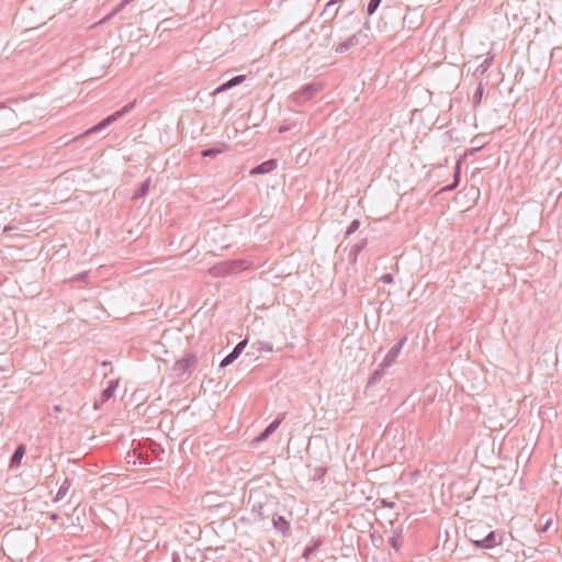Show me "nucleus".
I'll use <instances>...</instances> for the list:
<instances>
[{"instance_id": "obj_30", "label": "nucleus", "mask_w": 562, "mask_h": 562, "mask_svg": "<svg viewBox=\"0 0 562 562\" xmlns=\"http://www.w3.org/2000/svg\"><path fill=\"white\" fill-rule=\"evenodd\" d=\"M497 495H485L483 502L486 506H494L497 503Z\"/></svg>"}, {"instance_id": "obj_42", "label": "nucleus", "mask_w": 562, "mask_h": 562, "mask_svg": "<svg viewBox=\"0 0 562 562\" xmlns=\"http://www.w3.org/2000/svg\"><path fill=\"white\" fill-rule=\"evenodd\" d=\"M86 276H87V273L83 272V273L78 274L76 279L77 280H83L86 278Z\"/></svg>"}, {"instance_id": "obj_39", "label": "nucleus", "mask_w": 562, "mask_h": 562, "mask_svg": "<svg viewBox=\"0 0 562 562\" xmlns=\"http://www.w3.org/2000/svg\"><path fill=\"white\" fill-rule=\"evenodd\" d=\"M61 409H63V408H61V406H60V405H54V406L52 407V412H53V413H55V414L60 413V412H61Z\"/></svg>"}, {"instance_id": "obj_37", "label": "nucleus", "mask_w": 562, "mask_h": 562, "mask_svg": "<svg viewBox=\"0 0 562 562\" xmlns=\"http://www.w3.org/2000/svg\"><path fill=\"white\" fill-rule=\"evenodd\" d=\"M171 562H180V555L177 552H172Z\"/></svg>"}, {"instance_id": "obj_12", "label": "nucleus", "mask_w": 562, "mask_h": 562, "mask_svg": "<svg viewBox=\"0 0 562 562\" xmlns=\"http://www.w3.org/2000/svg\"><path fill=\"white\" fill-rule=\"evenodd\" d=\"M284 418V414L281 416V417H278L277 419H274L272 423H270L265 429L263 431H261L258 437L256 438V441L257 442H261V441H265L267 440L276 430L277 428L280 426V424L282 423Z\"/></svg>"}, {"instance_id": "obj_48", "label": "nucleus", "mask_w": 562, "mask_h": 562, "mask_svg": "<svg viewBox=\"0 0 562 562\" xmlns=\"http://www.w3.org/2000/svg\"><path fill=\"white\" fill-rule=\"evenodd\" d=\"M479 487H480V486L477 485V486L473 490V492H474V493H477Z\"/></svg>"}, {"instance_id": "obj_11", "label": "nucleus", "mask_w": 562, "mask_h": 562, "mask_svg": "<svg viewBox=\"0 0 562 562\" xmlns=\"http://www.w3.org/2000/svg\"><path fill=\"white\" fill-rule=\"evenodd\" d=\"M554 514L552 512H544L541 514L536 530L540 533L547 532L552 526Z\"/></svg>"}, {"instance_id": "obj_44", "label": "nucleus", "mask_w": 562, "mask_h": 562, "mask_svg": "<svg viewBox=\"0 0 562 562\" xmlns=\"http://www.w3.org/2000/svg\"><path fill=\"white\" fill-rule=\"evenodd\" d=\"M540 509H541V504H540V503H538V504L536 505V507H535V513H539V512H540Z\"/></svg>"}, {"instance_id": "obj_41", "label": "nucleus", "mask_w": 562, "mask_h": 562, "mask_svg": "<svg viewBox=\"0 0 562 562\" xmlns=\"http://www.w3.org/2000/svg\"><path fill=\"white\" fill-rule=\"evenodd\" d=\"M409 474H411L412 477H414V476H419L422 474V472L416 470L414 472H411Z\"/></svg>"}, {"instance_id": "obj_32", "label": "nucleus", "mask_w": 562, "mask_h": 562, "mask_svg": "<svg viewBox=\"0 0 562 562\" xmlns=\"http://www.w3.org/2000/svg\"><path fill=\"white\" fill-rule=\"evenodd\" d=\"M380 280L385 284H391L394 282V277L392 273H385L380 278Z\"/></svg>"}, {"instance_id": "obj_46", "label": "nucleus", "mask_w": 562, "mask_h": 562, "mask_svg": "<svg viewBox=\"0 0 562 562\" xmlns=\"http://www.w3.org/2000/svg\"><path fill=\"white\" fill-rule=\"evenodd\" d=\"M11 229H12V227H11V226H5L3 231H4V232H9V231H11Z\"/></svg>"}, {"instance_id": "obj_24", "label": "nucleus", "mask_w": 562, "mask_h": 562, "mask_svg": "<svg viewBox=\"0 0 562 562\" xmlns=\"http://www.w3.org/2000/svg\"><path fill=\"white\" fill-rule=\"evenodd\" d=\"M223 151H224V146L223 147H211V148L203 149L201 151V156L205 157V158L206 157H215Z\"/></svg>"}, {"instance_id": "obj_22", "label": "nucleus", "mask_w": 562, "mask_h": 562, "mask_svg": "<svg viewBox=\"0 0 562 562\" xmlns=\"http://www.w3.org/2000/svg\"><path fill=\"white\" fill-rule=\"evenodd\" d=\"M390 546L395 550L398 551L402 547V535L401 531H394L393 536L390 538Z\"/></svg>"}, {"instance_id": "obj_14", "label": "nucleus", "mask_w": 562, "mask_h": 562, "mask_svg": "<svg viewBox=\"0 0 562 562\" xmlns=\"http://www.w3.org/2000/svg\"><path fill=\"white\" fill-rule=\"evenodd\" d=\"M209 272L214 278H225V277L232 274V272L229 270V266L227 265L226 260L221 261V262L214 265L213 267H211Z\"/></svg>"}, {"instance_id": "obj_15", "label": "nucleus", "mask_w": 562, "mask_h": 562, "mask_svg": "<svg viewBox=\"0 0 562 562\" xmlns=\"http://www.w3.org/2000/svg\"><path fill=\"white\" fill-rule=\"evenodd\" d=\"M25 452H26V447L23 443L19 445L15 448L13 454L10 458L9 465L11 469L19 468L21 465V461H22L23 457L25 456Z\"/></svg>"}, {"instance_id": "obj_36", "label": "nucleus", "mask_w": 562, "mask_h": 562, "mask_svg": "<svg viewBox=\"0 0 562 562\" xmlns=\"http://www.w3.org/2000/svg\"><path fill=\"white\" fill-rule=\"evenodd\" d=\"M153 446H154V448H153V452H154L155 454H158L159 452H164V450L160 448V446H159V445H157V443L153 442Z\"/></svg>"}, {"instance_id": "obj_9", "label": "nucleus", "mask_w": 562, "mask_h": 562, "mask_svg": "<svg viewBox=\"0 0 562 562\" xmlns=\"http://www.w3.org/2000/svg\"><path fill=\"white\" fill-rule=\"evenodd\" d=\"M313 481L315 483L319 482V485L315 486V488H327L328 483L330 481V476L328 475V470L323 467H318L314 470Z\"/></svg>"}, {"instance_id": "obj_7", "label": "nucleus", "mask_w": 562, "mask_h": 562, "mask_svg": "<svg viewBox=\"0 0 562 562\" xmlns=\"http://www.w3.org/2000/svg\"><path fill=\"white\" fill-rule=\"evenodd\" d=\"M407 341V337L404 336L402 337L396 345H394L390 350L389 352L385 355L384 359L382 360L383 362V367H392L396 360V358L398 357L402 348L404 347V345L406 344Z\"/></svg>"}, {"instance_id": "obj_38", "label": "nucleus", "mask_w": 562, "mask_h": 562, "mask_svg": "<svg viewBox=\"0 0 562 562\" xmlns=\"http://www.w3.org/2000/svg\"><path fill=\"white\" fill-rule=\"evenodd\" d=\"M48 518L53 521H57L59 519V515L56 513L48 514Z\"/></svg>"}, {"instance_id": "obj_50", "label": "nucleus", "mask_w": 562, "mask_h": 562, "mask_svg": "<svg viewBox=\"0 0 562 562\" xmlns=\"http://www.w3.org/2000/svg\"><path fill=\"white\" fill-rule=\"evenodd\" d=\"M475 538H481V537H480V533H479L477 531H476V537H475Z\"/></svg>"}, {"instance_id": "obj_29", "label": "nucleus", "mask_w": 562, "mask_h": 562, "mask_svg": "<svg viewBox=\"0 0 562 562\" xmlns=\"http://www.w3.org/2000/svg\"><path fill=\"white\" fill-rule=\"evenodd\" d=\"M359 226H360L359 220H353L349 224V226H348V228H347V231L345 233V237H349L351 234H353L356 231H358Z\"/></svg>"}, {"instance_id": "obj_4", "label": "nucleus", "mask_w": 562, "mask_h": 562, "mask_svg": "<svg viewBox=\"0 0 562 562\" xmlns=\"http://www.w3.org/2000/svg\"><path fill=\"white\" fill-rule=\"evenodd\" d=\"M198 364V358L194 353H186L181 359L177 360L172 367L176 376L183 379L186 374L190 375Z\"/></svg>"}, {"instance_id": "obj_18", "label": "nucleus", "mask_w": 562, "mask_h": 562, "mask_svg": "<svg viewBox=\"0 0 562 562\" xmlns=\"http://www.w3.org/2000/svg\"><path fill=\"white\" fill-rule=\"evenodd\" d=\"M386 369H389V367H383V362H381L369 378L367 386L376 384L384 376Z\"/></svg>"}, {"instance_id": "obj_43", "label": "nucleus", "mask_w": 562, "mask_h": 562, "mask_svg": "<svg viewBox=\"0 0 562 562\" xmlns=\"http://www.w3.org/2000/svg\"><path fill=\"white\" fill-rule=\"evenodd\" d=\"M344 0H329V5H335L338 2H342Z\"/></svg>"}, {"instance_id": "obj_16", "label": "nucleus", "mask_w": 562, "mask_h": 562, "mask_svg": "<svg viewBox=\"0 0 562 562\" xmlns=\"http://www.w3.org/2000/svg\"><path fill=\"white\" fill-rule=\"evenodd\" d=\"M226 262L229 266V270H231L232 274H236L241 271H245L250 267V262L245 259H232V260H226Z\"/></svg>"}, {"instance_id": "obj_31", "label": "nucleus", "mask_w": 562, "mask_h": 562, "mask_svg": "<svg viewBox=\"0 0 562 562\" xmlns=\"http://www.w3.org/2000/svg\"><path fill=\"white\" fill-rule=\"evenodd\" d=\"M483 91H484V88H483V85L480 83L479 87L476 88L475 92H474V95H473V99L476 103L481 102V99H482V95H483Z\"/></svg>"}, {"instance_id": "obj_49", "label": "nucleus", "mask_w": 562, "mask_h": 562, "mask_svg": "<svg viewBox=\"0 0 562 562\" xmlns=\"http://www.w3.org/2000/svg\"><path fill=\"white\" fill-rule=\"evenodd\" d=\"M289 501L294 502V497H293V496H290V497H289Z\"/></svg>"}, {"instance_id": "obj_13", "label": "nucleus", "mask_w": 562, "mask_h": 562, "mask_svg": "<svg viewBox=\"0 0 562 562\" xmlns=\"http://www.w3.org/2000/svg\"><path fill=\"white\" fill-rule=\"evenodd\" d=\"M246 79V76L245 75H238V76H235L233 77L232 79L223 82L221 86H218L215 91H214V94H218V93H222L224 91H227L238 85H240L241 82H244Z\"/></svg>"}, {"instance_id": "obj_40", "label": "nucleus", "mask_w": 562, "mask_h": 562, "mask_svg": "<svg viewBox=\"0 0 562 562\" xmlns=\"http://www.w3.org/2000/svg\"><path fill=\"white\" fill-rule=\"evenodd\" d=\"M329 9H333V5H329V1L326 3L324 10H323V14H326L328 12Z\"/></svg>"}, {"instance_id": "obj_1", "label": "nucleus", "mask_w": 562, "mask_h": 562, "mask_svg": "<svg viewBox=\"0 0 562 562\" xmlns=\"http://www.w3.org/2000/svg\"><path fill=\"white\" fill-rule=\"evenodd\" d=\"M135 104H136V100L125 104L121 110L110 114L109 116H106L105 119L100 121L94 126L90 127L89 130H87L86 132L80 134L79 136L75 137L72 140L76 142L80 138H83L86 136H89V135H92V134L103 131L104 128H106L108 126H110L111 124H113L114 122L120 120L121 117H123L125 114L131 112L134 109Z\"/></svg>"}, {"instance_id": "obj_19", "label": "nucleus", "mask_w": 562, "mask_h": 562, "mask_svg": "<svg viewBox=\"0 0 562 562\" xmlns=\"http://www.w3.org/2000/svg\"><path fill=\"white\" fill-rule=\"evenodd\" d=\"M150 188V179H146L143 181L138 188L134 191L132 199L137 201L139 199H143L147 195Z\"/></svg>"}, {"instance_id": "obj_34", "label": "nucleus", "mask_w": 562, "mask_h": 562, "mask_svg": "<svg viewBox=\"0 0 562 562\" xmlns=\"http://www.w3.org/2000/svg\"><path fill=\"white\" fill-rule=\"evenodd\" d=\"M69 488H70V483H69L68 479H66L64 481V483L61 484V486L59 487L58 492H67Z\"/></svg>"}, {"instance_id": "obj_6", "label": "nucleus", "mask_w": 562, "mask_h": 562, "mask_svg": "<svg viewBox=\"0 0 562 562\" xmlns=\"http://www.w3.org/2000/svg\"><path fill=\"white\" fill-rule=\"evenodd\" d=\"M362 37L366 38L367 35L363 34L361 31H358L357 33H355L350 37H348L346 41L338 44L335 48V52L338 54H342V53L347 52L351 47L361 44Z\"/></svg>"}, {"instance_id": "obj_2", "label": "nucleus", "mask_w": 562, "mask_h": 562, "mask_svg": "<svg viewBox=\"0 0 562 562\" xmlns=\"http://www.w3.org/2000/svg\"><path fill=\"white\" fill-rule=\"evenodd\" d=\"M465 535L468 537V539L474 544L475 548L477 549H493L495 548L497 544H501L502 543V537L499 538V541L496 540L497 538V535L495 531H490L485 537L483 538H474L476 537V526L475 525H472L470 526L467 531H465Z\"/></svg>"}, {"instance_id": "obj_47", "label": "nucleus", "mask_w": 562, "mask_h": 562, "mask_svg": "<svg viewBox=\"0 0 562 562\" xmlns=\"http://www.w3.org/2000/svg\"><path fill=\"white\" fill-rule=\"evenodd\" d=\"M109 364H111V362H109V361H103L102 362V366H104V367H108Z\"/></svg>"}, {"instance_id": "obj_26", "label": "nucleus", "mask_w": 562, "mask_h": 562, "mask_svg": "<svg viewBox=\"0 0 562 562\" xmlns=\"http://www.w3.org/2000/svg\"><path fill=\"white\" fill-rule=\"evenodd\" d=\"M252 348L257 351H272V345L266 341H257L252 344Z\"/></svg>"}, {"instance_id": "obj_28", "label": "nucleus", "mask_w": 562, "mask_h": 562, "mask_svg": "<svg viewBox=\"0 0 562 562\" xmlns=\"http://www.w3.org/2000/svg\"><path fill=\"white\" fill-rule=\"evenodd\" d=\"M382 0H369L368 7H367V13L368 15H372L378 10L379 5L381 4Z\"/></svg>"}, {"instance_id": "obj_21", "label": "nucleus", "mask_w": 562, "mask_h": 562, "mask_svg": "<svg viewBox=\"0 0 562 562\" xmlns=\"http://www.w3.org/2000/svg\"><path fill=\"white\" fill-rule=\"evenodd\" d=\"M460 178H461V167H460V162H457V165L454 167V172H453V182L448 184L447 187H445L443 190L445 191L454 190L460 183Z\"/></svg>"}, {"instance_id": "obj_20", "label": "nucleus", "mask_w": 562, "mask_h": 562, "mask_svg": "<svg viewBox=\"0 0 562 562\" xmlns=\"http://www.w3.org/2000/svg\"><path fill=\"white\" fill-rule=\"evenodd\" d=\"M367 245H368L367 238H363V239L359 240L358 243H356L350 249L349 257L352 258L353 261H356L358 255L367 247Z\"/></svg>"}, {"instance_id": "obj_5", "label": "nucleus", "mask_w": 562, "mask_h": 562, "mask_svg": "<svg viewBox=\"0 0 562 562\" xmlns=\"http://www.w3.org/2000/svg\"><path fill=\"white\" fill-rule=\"evenodd\" d=\"M272 526L274 530L281 533L283 538L291 537V520L288 519L285 516L274 513L272 516Z\"/></svg>"}, {"instance_id": "obj_35", "label": "nucleus", "mask_w": 562, "mask_h": 562, "mask_svg": "<svg viewBox=\"0 0 562 562\" xmlns=\"http://www.w3.org/2000/svg\"><path fill=\"white\" fill-rule=\"evenodd\" d=\"M67 494H55V496L52 498V502L53 503H58L60 502L61 499H64V497L66 496Z\"/></svg>"}, {"instance_id": "obj_33", "label": "nucleus", "mask_w": 562, "mask_h": 562, "mask_svg": "<svg viewBox=\"0 0 562 562\" xmlns=\"http://www.w3.org/2000/svg\"><path fill=\"white\" fill-rule=\"evenodd\" d=\"M262 508H263V505L261 503H256L255 502L252 504V510L257 512L260 517H263Z\"/></svg>"}, {"instance_id": "obj_17", "label": "nucleus", "mask_w": 562, "mask_h": 562, "mask_svg": "<svg viewBox=\"0 0 562 562\" xmlns=\"http://www.w3.org/2000/svg\"><path fill=\"white\" fill-rule=\"evenodd\" d=\"M120 383V379L111 380L108 386L102 391L100 396V403L103 404L108 402L114 395Z\"/></svg>"}, {"instance_id": "obj_23", "label": "nucleus", "mask_w": 562, "mask_h": 562, "mask_svg": "<svg viewBox=\"0 0 562 562\" xmlns=\"http://www.w3.org/2000/svg\"><path fill=\"white\" fill-rule=\"evenodd\" d=\"M322 546V540H316L312 546H307L303 551V558L308 560L310 557Z\"/></svg>"}, {"instance_id": "obj_25", "label": "nucleus", "mask_w": 562, "mask_h": 562, "mask_svg": "<svg viewBox=\"0 0 562 562\" xmlns=\"http://www.w3.org/2000/svg\"><path fill=\"white\" fill-rule=\"evenodd\" d=\"M493 60H494V57L493 56H488L486 57L476 68V71L480 72V74H485L487 71V69L491 67V65L493 64Z\"/></svg>"}, {"instance_id": "obj_27", "label": "nucleus", "mask_w": 562, "mask_h": 562, "mask_svg": "<svg viewBox=\"0 0 562 562\" xmlns=\"http://www.w3.org/2000/svg\"><path fill=\"white\" fill-rule=\"evenodd\" d=\"M173 20L171 18L164 19L157 26V30L161 29L162 32L171 30L173 27Z\"/></svg>"}, {"instance_id": "obj_8", "label": "nucleus", "mask_w": 562, "mask_h": 562, "mask_svg": "<svg viewBox=\"0 0 562 562\" xmlns=\"http://www.w3.org/2000/svg\"><path fill=\"white\" fill-rule=\"evenodd\" d=\"M247 345V340H241L239 341L235 348L221 361L220 363V367L221 368H225L229 364H232L238 357L239 355L243 352V350L245 349Z\"/></svg>"}, {"instance_id": "obj_3", "label": "nucleus", "mask_w": 562, "mask_h": 562, "mask_svg": "<svg viewBox=\"0 0 562 562\" xmlns=\"http://www.w3.org/2000/svg\"><path fill=\"white\" fill-rule=\"evenodd\" d=\"M321 90L322 86L319 83L305 85L290 95V102L296 106H301L312 100Z\"/></svg>"}, {"instance_id": "obj_45", "label": "nucleus", "mask_w": 562, "mask_h": 562, "mask_svg": "<svg viewBox=\"0 0 562 562\" xmlns=\"http://www.w3.org/2000/svg\"><path fill=\"white\" fill-rule=\"evenodd\" d=\"M251 501H252V494H249L248 495V499H247V504L249 505L251 503Z\"/></svg>"}, {"instance_id": "obj_10", "label": "nucleus", "mask_w": 562, "mask_h": 562, "mask_svg": "<svg viewBox=\"0 0 562 562\" xmlns=\"http://www.w3.org/2000/svg\"><path fill=\"white\" fill-rule=\"evenodd\" d=\"M278 167V161L277 159H268L263 162H261L260 165L256 166L255 168H252L250 170V175H266V173H269L271 171H273L274 169H277Z\"/></svg>"}]
</instances>
